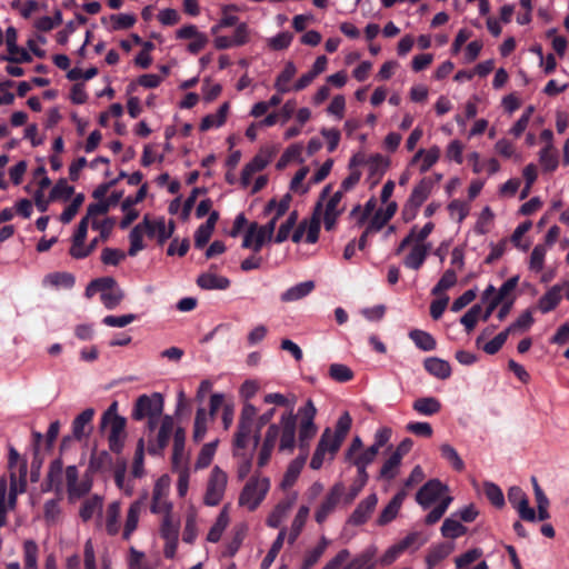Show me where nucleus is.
<instances>
[{
  "label": "nucleus",
  "instance_id": "obj_40",
  "mask_svg": "<svg viewBox=\"0 0 569 569\" xmlns=\"http://www.w3.org/2000/svg\"><path fill=\"white\" fill-rule=\"evenodd\" d=\"M248 532V526L246 523H238L232 529V538L227 545L226 548V555L227 556H234L239 548L241 547L246 535Z\"/></svg>",
  "mask_w": 569,
  "mask_h": 569
},
{
  "label": "nucleus",
  "instance_id": "obj_5",
  "mask_svg": "<svg viewBox=\"0 0 569 569\" xmlns=\"http://www.w3.org/2000/svg\"><path fill=\"white\" fill-rule=\"evenodd\" d=\"M377 551V547L371 545L350 559V551L341 549L322 569H375Z\"/></svg>",
  "mask_w": 569,
  "mask_h": 569
},
{
  "label": "nucleus",
  "instance_id": "obj_34",
  "mask_svg": "<svg viewBox=\"0 0 569 569\" xmlns=\"http://www.w3.org/2000/svg\"><path fill=\"white\" fill-rule=\"evenodd\" d=\"M297 73V68L292 61H288L284 64L283 70L278 74L274 81V88L279 93H287L292 88L289 86V82Z\"/></svg>",
  "mask_w": 569,
  "mask_h": 569
},
{
  "label": "nucleus",
  "instance_id": "obj_17",
  "mask_svg": "<svg viewBox=\"0 0 569 569\" xmlns=\"http://www.w3.org/2000/svg\"><path fill=\"white\" fill-rule=\"evenodd\" d=\"M17 30L13 27H9L6 30V44L8 49V56H4L2 60L14 63L31 62V54L23 48H17Z\"/></svg>",
  "mask_w": 569,
  "mask_h": 569
},
{
  "label": "nucleus",
  "instance_id": "obj_25",
  "mask_svg": "<svg viewBox=\"0 0 569 569\" xmlns=\"http://www.w3.org/2000/svg\"><path fill=\"white\" fill-rule=\"evenodd\" d=\"M352 419L348 412H343L336 425L335 431L329 429V440L331 441L332 449H339L347 433L351 428Z\"/></svg>",
  "mask_w": 569,
  "mask_h": 569
},
{
  "label": "nucleus",
  "instance_id": "obj_55",
  "mask_svg": "<svg viewBox=\"0 0 569 569\" xmlns=\"http://www.w3.org/2000/svg\"><path fill=\"white\" fill-rule=\"evenodd\" d=\"M38 553L39 548L36 541L26 540L23 543V562L24 569L38 568Z\"/></svg>",
  "mask_w": 569,
  "mask_h": 569
},
{
  "label": "nucleus",
  "instance_id": "obj_57",
  "mask_svg": "<svg viewBox=\"0 0 569 569\" xmlns=\"http://www.w3.org/2000/svg\"><path fill=\"white\" fill-rule=\"evenodd\" d=\"M290 201V194H286L279 202L272 199L267 203L263 212L264 214L273 213V217H276V219H279L288 211Z\"/></svg>",
  "mask_w": 569,
  "mask_h": 569
},
{
  "label": "nucleus",
  "instance_id": "obj_35",
  "mask_svg": "<svg viewBox=\"0 0 569 569\" xmlns=\"http://www.w3.org/2000/svg\"><path fill=\"white\" fill-rule=\"evenodd\" d=\"M533 485L535 498L537 502L538 512L536 513L537 520L545 521L550 518V513L548 511L549 508V499L545 495L543 490L539 486L537 479L532 477L531 479Z\"/></svg>",
  "mask_w": 569,
  "mask_h": 569
},
{
  "label": "nucleus",
  "instance_id": "obj_4",
  "mask_svg": "<svg viewBox=\"0 0 569 569\" xmlns=\"http://www.w3.org/2000/svg\"><path fill=\"white\" fill-rule=\"evenodd\" d=\"M397 254L403 253V264L412 270H418L427 258V224L415 226L409 234L400 242Z\"/></svg>",
  "mask_w": 569,
  "mask_h": 569
},
{
  "label": "nucleus",
  "instance_id": "obj_56",
  "mask_svg": "<svg viewBox=\"0 0 569 569\" xmlns=\"http://www.w3.org/2000/svg\"><path fill=\"white\" fill-rule=\"evenodd\" d=\"M217 445L218 440H214L209 443H206L201 448L194 465L196 469L207 468L211 463L217 450Z\"/></svg>",
  "mask_w": 569,
  "mask_h": 569
},
{
  "label": "nucleus",
  "instance_id": "obj_18",
  "mask_svg": "<svg viewBox=\"0 0 569 569\" xmlns=\"http://www.w3.org/2000/svg\"><path fill=\"white\" fill-rule=\"evenodd\" d=\"M343 193L341 190L336 191L327 201L323 212V223L326 230H332L338 217L343 212L345 206L341 204Z\"/></svg>",
  "mask_w": 569,
  "mask_h": 569
},
{
  "label": "nucleus",
  "instance_id": "obj_29",
  "mask_svg": "<svg viewBox=\"0 0 569 569\" xmlns=\"http://www.w3.org/2000/svg\"><path fill=\"white\" fill-rule=\"evenodd\" d=\"M315 289V282L311 280L297 283L281 293L282 302H293L307 297Z\"/></svg>",
  "mask_w": 569,
  "mask_h": 569
},
{
  "label": "nucleus",
  "instance_id": "obj_58",
  "mask_svg": "<svg viewBox=\"0 0 569 569\" xmlns=\"http://www.w3.org/2000/svg\"><path fill=\"white\" fill-rule=\"evenodd\" d=\"M143 461H144V441H143V439H139V441L137 443V449L134 452L132 470H131V473L134 478H141L144 475Z\"/></svg>",
  "mask_w": 569,
  "mask_h": 569
},
{
  "label": "nucleus",
  "instance_id": "obj_6",
  "mask_svg": "<svg viewBox=\"0 0 569 569\" xmlns=\"http://www.w3.org/2000/svg\"><path fill=\"white\" fill-rule=\"evenodd\" d=\"M452 501L453 497L446 483L439 479H429V525L438 522Z\"/></svg>",
  "mask_w": 569,
  "mask_h": 569
},
{
  "label": "nucleus",
  "instance_id": "obj_10",
  "mask_svg": "<svg viewBox=\"0 0 569 569\" xmlns=\"http://www.w3.org/2000/svg\"><path fill=\"white\" fill-rule=\"evenodd\" d=\"M228 483L227 473L218 466H214L210 472L203 502L207 506H217L221 502L224 497L226 488Z\"/></svg>",
  "mask_w": 569,
  "mask_h": 569
},
{
  "label": "nucleus",
  "instance_id": "obj_49",
  "mask_svg": "<svg viewBox=\"0 0 569 569\" xmlns=\"http://www.w3.org/2000/svg\"><path fill=\"white\" fill-rule=\"evenodd\" d=\"M306 457L307 453H303V457L301 459H296L289 465L281 482V486L283 488H289L293 486L302 470Z\"/></svg>",
  "mask_w": 569,
  "mask_h": 569
},
{
  "label": "nucleus",
  "instance_id": "obj_54",
  "mask_svg": "<svg viewBox=\"0 0 569 569\" xmlns=\"http://www.w3.org/2000/svg\"><path fill=\"white\" fill-rule=\"evenodd\" d=\"M429 375H432L439 379H448L451 376L450 363L440 358L429 357Z\"/></svg>",
  "mask_w": 569,
  "mask_h": 569
},
{
  "label": "nucleus",
  "instance_id": "obj_62",
  "mask_svg": "<svg viewBox=\"0 0 569 569\" xmlns=\"http://www.w3.org/2000/svg\"><path fill=\"white\" fill-rule=\"evenodd\" d=\"M453 550V542L445 541L433 547L431 551H429V568L437 561L449 556Z\"/></svg>",
  "mask_w": 569,
  "mask_h": 569
},
{
  "label": "nucleus",
  "instance_id": "obj_27",
  "mask_svg": "<svg viewBox=\"0 0 569 569\" xmlns=\"http://www.w3.org/2000/svg\"><path fill=\"white\" fill-rule=\"evenodd\" d=\"M562 286H552L543 296L538 300V308L542 313H548L555 310L561 301Z\"/></svg>",
  "mask_w": 569,
  "mask_h": 569
},
{
  "label": "nucleus",
  "instance_id": "obj_32",
  "mask_svg": "<svg viewBox=\"0 0 569 569\" xmlns=\"http://www.w3.org/2000/svg\"><path fill=\"white\" fill-rule=\"evenodd\" d=\"M141 508L142 503L140 501H134L130 505L122 531V538L124 540H129L134 530L137 529L141 513Z\"/></svg>",
  "mask_w": 569,
  "mask_h": 569
},
{
  "label": "nucleus",
  "instance_id": "obj_13",
  "mask_svg": "<svg viewBox=\"0 0 569 569\" xmlns=\"http://www.w3.org/2000/svg\"><path fill=\"white\" fill-rule=\"evenodd\" d=\"M169 480L162 477L157 480L152 491L151 512L167 515L171 511V503L168 501Z\"/></svg>",
  "mask_w": 569,
  "mask_h": 569
},
{
  "label": "nucleus",
  "instance_id": "obj_38",
  "mask_svg": "<svg viewBox=\"0 0 569 569\" xmlns=\"http://www.w3.org/2000/svg\"><path fill=\"white\" fill-rule=\"evenodd\" d=\"M76 279L69 272H52L44 277L43 283L54 288L70 289L74 286Z\"/></svg>",
  "mask_w": 569,
  "mask_h": 569
},
{
  "label": "nucleus",
  "instance_id": "obj_50",
  "mask_svg": "<svg viewBox=\"0 0 569 569\" xmlns=\"http://www.w3.org/2000/svg\"><path fill=\"white\" fill-rule=\"evenodd\" d=\"M482 315L481 305H473L461 318L460 323L465 327L466 332L469 335L476 328Z\"/></svg>",
  "mask_w": 569,
  "mask_h": 569
},
{
  "label": "nucleus",
  "instance_id": "obj_31",
  "mask_svg": "<svg viewBox=\"0 0 569 569\" xmlns=\"http://www.w3.org/2000/svg\"><path fill=\"white\" fill-rule=\"evenodd\" d=\"M405 497L406 492L400 491L389 501L377 520L378 525L385 526L397 517Z\"/></svg>",
  "mask_w": 569,
  "mask_h": 569
},
{
  "label": "nucleus",
  "instance_id": "obj_7",
  "mask_svg": "<svg viewBox=\"0 0 569 569\" xmlns=\"http://www.w3.org/2000/svg\"><path fill=\"white\" fill-rule=\"evenodd\" d=\"M101 428H109V449L119 453L124 445L126 439V419L117 413V402H113L101 418Z\"/></svg>",
  "mask_w": 569,
  "mask_h": 569
},
{
  "label": "nucleus",
  "instance_id": "obj_60",
  "mask_svg": "<svg viewBox=\"0 0 569 569\" xmlns=\"http://www.w3.org/2000/svg\"><path fill=\"white\" fill-rule=\"evenodd\" d=\"M297 220H298V213H297V211H292L288 216L287 220L280 224L279 230L274 237V242L281 243V242L286 241L289 238L292 228L296 226Z\"/></svg>",
  "mask_w": 569,
  "mask_h": 569
},
{
  "label": "nucleus",
  "instance_id": "obj_11",
  "mask_svg": "<svg viewBox=\"0 0 569 569\" xmlns=\"http://www.w3.org/2000/svg\"><path fill=\"white\" fill-rule=\"evenodd\" d=\"M66 481L69 500L79 499L86 496L92 488V479L86 473L79 480V471L76 466H68L66 469Z\"/></svg>",
  "mask_w": 569,
  "mask_h": 569
},
{
  "label": "nucleus",
  "instance_id": "obj_64",
  "mask_svg": "<svg viewBox=\"0 0 569 569\" xmlns=\"http://www.w3.org/2000/svg\"><path fill=\"white\" fill-rule=\"evenodd\" d=\"M128 569H151L147 562H144V553L137 550L134 547L129 549Z\"/></svg>",
  "mask_w": 569,
  "mask_h": 569
},
{
  "label": "nucleus",
  "instance_id": "obj_24",
  "mask_svg": "<svg viewBox=\"0 0 569 569\" xmlns=\"http://www.w3.org/2000/svg\"><path fill=\"white\" fill-rule=\"evenodd\" d=\"M260 229L261 228L257 222H252L248 227L241 244L242 248L251 249L253 252H259L263 244L270 241Z\"/></svg>",
  "mask_w": 569,
  "mask_h": 569
},
{
  "label": "nucleus",
  "instance_id": "obj_44",
  "mask_svg": "<svg viewBox=\"0 0 569 569\" xmlns=\"http://www.w3.org/2000/svg\"><path fill=\"white\" fill-rule=\"evenodd\" d=\"M441 535L447 539H456L467 533L468 529L452 517L447 518L441 526Z\"/></svg>",
  "mask_w": 569,
  "mask_h": 569
},
{
  "label": "nucleus",
  "instance_id": "obj_45",
  "mask_svg": "<svg viewBox=\"0 0 569 569\" xmlns=\"http://www.w3.org/2000/svg\"><path fill=\"white\" fill-rule=\"evenodd\" d=\"M376 207L377 200L372 197L366 202L363 208L360 204L356 206L351 210L350 216L356 219L357 224L360 227L369 219L372 212L376 211Z\"/></svg>",
  "mask_w": 569,
  "mask_h": 569
},
{
  "label": "nucleus",
  "instance_id": "obj_53",
  "mask_svg": "<svg viewBox=\"0 0 569 569\" xmlns=\"http://www.w3.org/2000/svg\"><path fill=\"white\" fill-rule=\"evenodd\" d=\"M425 150L420 149L411 159L407 172L400 178V184H405L410 176L413 174L415 170L418 168L422 173L427 170V156L423 157Z\"/></svg>",
  "mask_w": 569,
  "mask_h": 569
},
{
  "label": "nucleus",
  "instance_id": "obj_1",
  "mask_svg": "<svg viewBox=\"0 0 569 569\" xmlns=\"http://www.w3.org/2000/svg\"><path fill=\"white\" fill-rule=\"evenodd\" d=\"M317 408L311 399L295 413L292 409L281 413L278 422L270 423L266 430L258 452V466L264 467L276 446L280 452H293L298 445L303 453H308L310 443L318 432L315 423Z\"/></svg>",
  "mask_w": 569,
  "mask_h": 569
},
{
  "label": "nucleus",
  "instance_id": "obj_12",
  "mask_svg": "<svg viewBox=\"0 0 569 569\" xmlns=\"http://www.w3.org/2000/svg\"><path fill=\"white\" fill-rule=\"evenodd\" d=\"M508 501L515 508L519 517L525 521L533 522L537 520L536 511L529 506L526 492L518 486L510 487L507 493Z\"/></svg>",
  "mask_w": 569,
  "mask_h": 569
},
{
  "label": "nucleus",
  "instance_id": "obj_36",
  "mask_svg": "<svg viewBox=\"0 0 569 569\" xmlns=\"http://www.w3.org/2000/svg\"><path fill=\"white\" fill-rule=\"evenodd\" d=\"M309 507L307 506H301L298 510V512L296 513L292 522H291V527H290V531H289V535H288V542L290 545L295 543V541L297 540V538L299 537V535L301 533L305 525H306V521L309 517Z\"/></svg>",
  "mask_w": 569,
  "mask_h": 569
},
{
  "label": "nucleus",
  "instance_id": "obj_43",
  "mask_svg": "<svg viewBox=\"0 0 569 569\" xmlns=\"http://www.w3.org/2000/svg\"><path fill=\"white\" fill-rule=\"evenodd\" d=\"M322 204L318 202L315 209V213L309 222L306 221V241L308 243L317 242L320 232V211Z\"/></svg>",
  "mask_w": 569,
  "mask_h": 569
},
{
  "label": "nucleus",
  "instance_id": "obj_14",
  "mask_svg": "<svg viewBox=\"0 0 569 569\" xmlns=\"http://www.w3.org/2000/svg\"><path fill=\"white\" fill-rule=\"evenodd\" d=\"M427 199V180L421 178L419 183L412 190L407 203L403 207L402 216L406 221H411L417 217L419 208Z\"/></svg>",
  "mask_w": 569,
  "mask_h": 569
},
{
  "label": "nucleus",
  "instance_id": "obj_39",
  "mask_svg": "<svg viewBox=\"0 0 569 569\" xmlns=\"http://www.w3.org/2000/svg\"><path fill=\"white\" fill-rule=\"evenodd\" d=\"M328 546L329 540L326 537H321L318 545L306 552L301 569H311L322 557Z\"/></svg>",
  "mask_w": 569,
  "mask_h": 569
},
{
  "label": "nucleus",
  "instance_id": "obj_9",
  "mask_svg": "<svg viewBox=\"0 0 569 569\" xmlns=\"http://www.w3.org/2000/svg\"><path fill=\"white\" fill-rule=\"evenodd\" d=\"M164 400L161 393L141 395L137 398L131 417L140 421L146 418H161Z\"/></svg>",
  "mask_w": 569,
  "mask_h": 569
},
{
  "label": "nucleus",
  "instance_id": "obj_42",
  "mask_svg": "<svg viewBox=\"0 0 569 569\" xmlns=\"http://www.w3.org/2000/svg\"><path fill=\"white\" fill-rule=\"evenodd\" d=\"M288 529L286 527H282L276 538V540L272 542L271 548L269 549L267 556L261 561V569H268L274 559L277 558L279 551L281 550L283 546V541L286 539Z\"/></svg>",
  "mask_w": 569,
  "mask_h": 569
},
{
  "label": "nucleus",
  "instance_id": "obj_28",
  "mask_svg": "<svg viewBox=\"0 0 569 569\" xmlns=\"http://www.w3.org/2000/svg\"><path fill=\"white\" fill-rule=\"evenodd\" d=\"M197 283L204 290H226L230 286V280L213 272H204L198 277Z\"/></svg>",
  "mask_w": 569,
  "mask_h": 569
},
{
  "label": "nucleus",
  "instance_id": "obj_52",
  "mask_svg": "<svg viewBox=\"0 0 569 569\" xmlns=\"http://www.w3.org/2000/svg\"><path fill=\"white\" fill-rule=\"evenodd\" d=\"M483 492L487 499L496 508H502L505 506V496L499 486L491 481L483 482Z\"/></svg>",
  "mask_w": 569,
  "mask_h": 569
},
{
  "label": "nucleus",
  "instance_id": "obj_59",
  "mask_svg": "<svg viewBox=\"0 0 569 569\" xmlns=\"http://www.w3.org/2000/svg\"><path fill=\"white\" fill-rule=\"evenodd\" d=\"M401 462V458L399 453H392L389 459L383 463L380 470V477L383 479H393L397 473Z\"/></svg>",
  "mask_w": 569,
  "mask_h": 569
},
{
  "label": "nucleus",
  "instance_id": "obj_37",
  "mask_svg": "<svg viewBox=\"0 0 569 569\" xmlns=\"http://www.w3.org/2000/svg\"><path fill=\"white\" fill-rule=\"evenodd\" d=\"M229 104L226 102L220 106L216 113L206 116L200 123V130L207 131L212 128L221 127L226 122Z\"/></svg>",
  "mask_w": 569,
  "mask_h": 569
},
{
  "label": "nucleus",
  "instance_id": "obj_15",
  "mask_svg": "<svg viewBox=\"0 0 569 569\" xmlns=\"http://www.w3.org/2000/svg\"><path fill=\"white\" fill-rule=\"evenodd\" d=\"M345 487L342 483L338 482L332 486L329 492L326 495L323 501L320 503L319 508L315 513V519L318 523H322L327 517L335 510L338 502L340 501Z\"/></svg>",
  "mask_w": 569,
  "mask_h": 569
},
{
  "label": "nucleus",
  "instance_id": "obj_48",
  "mask_svg": "<svg viewBox=\"0 0 569 569\" xmlns=\"http://www.w3.org/2000/svg\"><path fill=\"white\" fill-rule=\"evenodd\" d=\"M440 455L441 458L445 459L448 463H450V466L456 471L460 472L465 469L463 460L460 458L459 453L452 446L443 443L440 447Z\"/></svg>",
  "mask_w": 569,
  "mask_h": 569
},
{
  "label": "nucleus",
  "instance_id": "obj_47",
  "mask_svg": "<svg viewBox=\"0 0 569 569\" xmlns=\"http://www.w3.org/2000/svg\"><path fill=\"white\" fill-rule=\"evenodd\" d=\"M101 509L102 498L98 495H94L82 503L79 515L83 521H88L94 516V513L100 512Z\"/></svg>",
  "mask_w": 569,
  "mask_h": 569
},
{
  "label": "nucleus",
  "instance_id": "obj_41",
  "mask_svg": "<svg viewBox=\"0 0 569 569\" xmlns=\"http://www.w3.org/2000/svg\"><path fill=\"white\" fill-rule=\"evenodd\" d=\"M210 420L212 419L208 416L204 408H199L197 410L192 435V438L196 442H200L204 438L208 429V422Z\"/></svg>",
  "mask_w": 569,
  "mask_h": 569
},
{
  "label": "nucleus",
  "instance_id": "obj_23",
  "mask_svg": "<svg viewBox=\"0 0 569 569\" xmlns=\"http://www.w3.org/2000/svg\"><path fill=\"white\" fill-rule=\"evenodd\" d=\"M397 208L396 202H389L385 208L377 209L368 221V232L380 231L395 216Z\"/></svg>",
  "mask_w": 569,
  "mask_h": 569
},
{
  "label": "nucleus",
  "instance_id": "obj_51",
  "mask_svg": "<svg viewBox=\"0 0 569 569\" xmlns=\"http://www.w3.org/2000/svg\"><path fill=\"white\" fill-rule=\"evenodd\" d=\"M186 431L183 428H177L173 435V455L172 462L174 466L180 465L184 457Z\"/></svg>",
  "mask_w": 569,
  "mask_h": 569
},
{
  "label": "nucleus",
  "instance_id": "obj_61",
  "mask_svg": "<svg viewBox=\"0 0 569 569\" xmlns=\"http://www.w3.org/2000/svg\"><path fill=\"white\" fill-rule=\"evenodd\" d=\"M533 322L535 319L532 317L531 310L527 309L517 318L515 322L507 327L506 330L509 335L518 330H528Z\"/></svg>",
  "mask_w": 569,
  "mask_h": 569
},
{
  "label": "nucleus",
  "instance_id": "obj_63",
  "mask_svg": "<svg viewBox=\"0 0 569 569\" xmlns=\"http://www.w3.org/2000/svg\"><path fill=\"white\" fill-rule=\"evenodd\" d=\"M329 376L338 382H347L353 378V372L346 365L332 363L329 368Z\"/></svg>",
  "mask_w": 569,
  "mask_h": 569
},
{
  "label": "nucleus",
  "instance_id": "obj_19",
  "mask_svg": "<svg viewBox=\"0 0 569 569\" xmlns=\"http://www.w3.org/2000/svg\"><path fill=\"white\" fill-rule=\"evenodd\" d=\"M173 428V418L168 415L163 416L161 418L160 428L157 433L156 443H150L148 447V451L150 455H158L168 446Z\"/></svg>",
  "mask_w": 569,
  "mask_h": 569
},
{
  "label": "nucleus",
  "instance_id": "obj_30",
  "mask_svg": "<svg viewBox=\"0 0 569 569\" xmlns=\"http://www.w3.org/2000/svg\"><path fill=\"white\" fill-rule=\"evenodd\" d=\"M229 522H230V516H229L228 506H224L220 510L214 523L210 528V530L207 535V540L212 543L218 542L221 539L223 531L229 526Z\"/></svg>",
  "mask_w": 569,
  "mask_h": 569
},
{
  "label": "nucleus",
  "instance_id": "obj_33",
  "mask_svg": "<svg viewBox=\"0 0 569 569\" xmlns=\"http://www.w3.org/2000/svg\"><path fill=\"white\" fill-rule=\"evenodd\" d=\"M120 515L121 505L119 501L109 503L106 511V531L110 536H116L120 532Z\"/></svg>",
  "mask_w": 569,
  "mask_h": 569
},
{
  "label": "nucleus",
  "instance_id": "obj_22",
  "mask_svg": "<svg viewBox=\"0 0 569 569\" xmlns=\"http://www.w3.org/2000/svg\"><path fill=\"white\" fill-rule=\"evenodd\" d=\"M378 502V498L376 493L369 495L366 499H363L357 508L353 510L351 516L349 517V523L353 526H360L365 523L372 511L375 510Z\"/></svg>",
  "mask_w": 569,
  "mask_h": 569
},
{
  "label": "nucleus",
  "instance_id": "obj_20",
  "mask_svg": "<svg viewBox=\"0 0 569 569\" xmlns=\"http://www.w3.org/2000/svg\"><path fill=\"white\" fill-rule=\"evenodd\" d=\"M94 416V409L87 408L80 415H78L72 421V437L76 440H82L88 438L92 431V419Z\"/></svg>",
  "mask_w": 569,
  "mask_h": 569
},
{
  "label": "nucleus",
  "instance_id": "obj_26",
  "mask_svg": "<svg viewBox=\"0 0 569 569\" xmlns=\"http://www.w3.org/2000/svg\"><path fill=\"white\" fill-rule=\"evenodd\" d=\"M27 463L23 462L20 467V478L17 480L14 475L10 476V489L8 497V506L10 509H13L17 503V497L19 493L23 492L27 487Z\"/></svg>",
  "mask_w": 569,
  "mask_h": 569
},
{
  "label": "nucleus",
  "instance_id": "obj_46",
  "mask_svg": "<svg viewBox=\"0 0 569 569\" xmlns=\"http://www.w3.org/2000/svg\"><path fill=\"white\" fill-rule=\"evenodd\" d=\"M539 162L545 172H553L559 164L557 150L555 148H542L539 152Z\"/></svg>",
  "mask_w": 569,
  "mask_h": 569
},
{
  "label": "nucleus",
  "instance_id": "obj_2",
  "mask_svg": "<svg viewBox=\"0 0 569 569\" xmlns=\"http://www.w3.org/2000/svg\"><path fill=\"white\" fill-rule=\"evenodd\" d=\"M258 410L246 402L240 411L237 430L232 440V455L237 460V476L244 479L251 471L254 450L260 441V435L252 436Z\"/></svg>",
  "mask_w": 569,
  "mask_h": 569
},
{
  "label": "nucleus",
  "instance_id": "obj_3",
  "mask_svg": "<svg viewBox=\"0 0 569 569\" xmlns=\"http://www.w3.org/2000/svg\"><path fill=\"white\" fill-rule=\"evenodd\" d=\"M173 231V221H169L167 224L164 218L150 220L148 216H144L143 220L134 226L129 233L130 248L128 254L133 257L144 248V234L150 238H157L158 242L162 244L172 236Z\"/></svg>",
  "mask_w": 569,
  "mask_h": 569
},
{
  "label": "nucleus",
  "instance_id": "obj_16",
  "mask_svg": "<svg viewBox=\"0 0 569 569\" xmlns=\"http://www.w3.org/2000/svg\"><path fill=\"white\" fill-rule=\"evenodd\" d=\"M297 498V492H290L283 499H281L268 516L266 520L267 526L271 528H279L283 520L288 517L292 507L296 505Z\"/></svg>",
  "mask_w": 569,
  "mask_h": 569
},
{
  "label": "nucleus",
  "instance_id": "obj_21",
  "mask_svg": "<svg viewBox=\"0 0 569 569\" xmlns=\"http://www.w3.org/2000/svg\"><path fill=\"white\" fill-rule=\"evenodd\" d=\"M337 451L338 449H332L331 441L329 440V428H327L317 445L310 461V468L313 470L320 469L325 462L326 455H329L330 459H332Z\"/></svg>",
  "mask_w": 569,
  "mask_h": 569
},
{
  "label": "nucleus",
  "instance_id": "obj_8",
  "mask_svg": "<svg viewBox=\"0 0 569 569\" xmlns=\"http://www.w3.org/2000/svg\"><path fill=\"white\" fill-rule=\"evenodd\" d=\"M270 489L267 477H252L243 487L239 496V505L253 511L263 501Z\"/></svg>",
  "mask_w": 569,
  "mask_h": 569
}]
</instances>
